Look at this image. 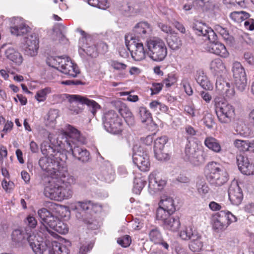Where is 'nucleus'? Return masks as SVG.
Returning <instances> with one entry per match:
<instances>
[{
  "mask_svg": "<svg viewBox=\"0 0 254 254\" xmlns=\"http://www.w3.org/2000/svg\"><path fill=\"white\" fill-rule=\"evenodd\" d=\"M232 71L236 87L240 91H243L246 86L247 80L244 67L239 62L233 63Z\"/></svg>",
  "mask_w": 254,
  "mask_h": 254,
  "instance_id": "13",
  "label": "nucleus"
},
{
  "mask_svg": "<svg viewBox=\"0 0 254 254\" xmlns=\"http://www.w3.org/2000/svg\"><path fill=\"white\" fill-rule=\"evenodd\" d=\"M65 180L64 186H69L71 188V185H74L76 183L77 180V177L68 174L67 172V174L66 175V177L64 179Z\"/></svg>",
  "mask_w": 254,
  "mask_h": 254,
  "instance_id": "53",
  "label": "nucleus"
},
{
  "mask_svg": "<svg viewBox=\"0 0 254 254\" xmlns=\"http://www.w3.org/2000/svg\"><path fill=\"white\" fill-rule=\"evenodd\" d=\"M155 156L159 161H165L168 159V155L163 152V149L154 148Z\"/></svg>",
  "mask_w": 254,
  "mask_h": 254,
  "instance_id": "52",
  "label": "nucleus"
},
{
  "mask_svg": "<svg viewBox=\"0 0 254 254\" xmlns=\"http://www.w3.org/2000/svg\"><path fill=\"white\" fill-rule=\"evenodd\" d=\"M51 92V88L50 87H46L44 89L38 90L35 96V99L39 102H43L46 100L47 95Z\"/></svg>",
  "mask_w": 254,
  "mask_h": 254,
  "instance_id": "41",
  "label": "nucleus"
},
{
  "mask_svg": "<svg viewBox=\"0 0 254 254\" xmlns=\"http://www.w3.org/2000/svg\"><path fill=\"white\" fill-rule=\"evenodd\" d=\"M149 240L154 244L162 246L165 250H168L169 244L163 239L162 235L160 230L158 228H154L151 229L148 233Z\"/></svg>",
  "mask_w": 254,
  "mask_h": 254,
  "instance_id": "22",
  "label": "nucleus"
},
{
  "mask_svg": "<svg viewBox=\"0 0 254 254\" xmlns=\"http://www.w3.org/2000/svg\"><path fill=\"white\" fill-rule=\"evenodd\" d=\"M184 112L191 118L195 117V108L193 105H187L184 106Z\"/></svg>",
  "mask_w": 254,
  "mask_h": 254,
  "instance_id": "58",
  "label": "nucleus"
},
{
  "mask_svg": "<svg viewBox=\"0 0 254 254\" xmlns=\"http://www.w3.org/2000/svg\"><path fill=\"white\" fill-rule=\"evenodd\" d=\"M38 214L41 219V222L43 224L45 231L51 236L56 238L58 235L55 232L50 230L49 228L53 230L60 220L58 217L54 216L45 208L39 209L38 211Z\"/></svg>",
  "mask_w": 254,
  "mask_h": 254,
  "instance_id": "12",
  "label": "nucleus"
},
{
  "mask_svg": "<svg viewBox=\"0 0 254 254\" xmlns=\"http://www.w3.org/2000/svg\"><path fill=\"white\" fill-rule=\"evenodd\" d=\"M162 84L159 83H154L151 88V94H158L162 88Z\"/></svg>",
  "mask_w": 254,
  "mask_h": 254,
  "instance_id": "61",
  "label": "nucleus"
},
{
  "mask_svg": "<svg viewBox=\"0 0 254 254\" xmlns=\"http://www.w3.org/2000/svg\"><path fill=\"white\" fill-rule=\"evenodd\" d=\"M53 230L60 234H65L68 232V227L66 223L60 220Z\"/></svg>",
  "mask_w": 254,
  "mask_h": 254,
  "instance_id": "48",
  "label": "nucleus"
},
{
  "mask_svg": "<svg viewBox=\"0 0 254 254\" xmlns=\"http://www.w3.org/2000/svg\"><path fill=\"white\" fill-rule=\"evenodd\" d=\"M177 81L176 78L174 74H168V77L165 78L163 80V83L166 85L168 87L172 86Z\"/></svg>",
  "mask_w": 254,
  "mask_h": 254,
  "instance_id": "57",
  "label": "nucleus"
},
{
  "mask_svg": "<svg viewBox=\"0 0 254 254\" xmlns=\"http://www.w3.org/2000/svg\"><path fill=\"white\" fill-rule=\"evenodd\" d=\"M13 21L14 24L16 25L10 27V32L12 35L17 36H21L30 31V28L23 23L21 18H14Z\"/></svg>",
  "mask_w": 254,
  "mask_h": 254,
  "instance_id": "23",
  "label": "nucleus"
},
{
  "mask_svg": "<svg viewBox=\"0 0 254 254\" xmlns=\"http://www.w3.org/2000/svg\"><path fill=\"white\" fill-rule=\"evenodd\" d=\"M65 178H50L45 187L44 194L51 199L61 201L68 199L72 196V190L69 186H64Z\"/></svg>",
  "mask_w": 254,
  "mask_h": 254,
  "instance_id": "3",
  "label": "nucleus"
},
{
  "mask_svg": "<svg viewBox=\"0 0 254 254\" xmlns=\"http://www.w3.org/2000/svg\"><path fill=\"white\" fill-rule=\"evenodd\" d=\"M181 85L183 86L187 94L189 96H190L192 94L193 91L190 84V81L189 78L187 77L184 78L182 80Z\"/></svg>",
  "mask_w": 254,
  "mask_h": 254,
  "instance_id": "49",
  "label": "nucleus"
},
{
  "mask_svg": "<svg viewBox=\"0 0 254 254\" xmlns=\"http://www.w3.org/2000/svg\"><path fill=\"white\" fill-rule=\"evenodd\" d=\"M204 145L209 149L215 153H220L222 148L219 141L212 136H207L204 140Z\"/></svg>",
  "mask_w": 254,
  "mask_h": 254,
  "instance_id": "29",
  "label": "nucleus"
},
{
  "mask_svg": "<svg viewBox=\"0 0 254 254\" xmlns=\"http://www.w3.org/2000/svg\"><path fill=\"white\" fill-rule=\"evenodd\" d=\"M219 215H221L225 217L226 218V221L228 223V226L231 223L235 222L237 220V217L230 211H221Z\"/></svg>",
  "mask_w": 254,
  "mask_h": 254,
  "instance_id": "50",
  "label": "nucleus"
},
{
  "mask_svg": "<svg viewBox=\"0 0 254 254\" xmlns=\"http://www.w3.org/2000/svg\"><path fill=\"white\" fill-rule=\"evenodd\" d=\"M138 116L142 123L150 121L151 119V114L149 111L144 107H139L138 109Z\"/></svg>",
  "mask_w": 254,
  "mask_h": 254,
  "instance_id": "42",
  "label": "nucleus"
},
{
  "mask_svg": "<svg viewBox=\"0 0 254 254\" xmlns=\"http://www.w3.org/2000/svg\"><path fill=\"white\" fill-rule=\"evenodd\" d=\"M39 164L41 169L46 171L50 175V178H63L67 174V168L61 165L55 160L54 156H45L41 157L39 161Z\"/></svg>",
  "mask_w": 254,
  "mask_h": 254,
  "instance_id": "6",
  "label": "nucleus"
},
{
  "mask_svg": "<svg viewBox=\"0 0 254 254\" xmlns=\"http://www.w3.org/2000/svg\"><path fill=\"white\" fill-rule=\"evenodd\" d=\"M210 69L212 73L216 74L225 69V65L220 59L217 58L211 61Z\"/></svg>",
  "mask_w": 254,
  "mask_h": 254,
  "instance_id": "35",
  "label": "nucleus"
},
{
  "mask_svg": "<svg viewBox=\"0 0 254 254\" xmlns=\"http://www.w3.org/2000/svg\"><path fill=\"white\" fill-rule=\"evenodd\" d=\"M28 230H26L27 241L35 254H43L45 250V246L36 239V236L33 234L28 232Z\"/></svg>",
  "mask_w": 254,
  "mask_h": 254,
  "instance_id": "24",
  "label": "nucleus"
},
{
  "mask_svg": "<svg viewBox=\"0 0 254 254\" xmlns=\"http://www.w3.org/2000/svg\"><path fill=\"white\" fill-rule=\"evenodd\" d=\"M47 63L69 76L75 77L79 73V70L68 58L51 57L48 58Z\"/></svg>",
  "mask_w": 254,
  "mask_h": 254,
  "instance_id": "5",
  "label": "nucleus"
},
{
  "mask_svg": "<svg viewBox=\"0 0 254 254\" xmlns=\"http://www.w3.org/2000/svg\"><path fill=\"white\" fill-rule=\"evenodd\" d=\"M166 180L160 178L158 172H152L148 176V187L154 192L161 190L166 185Z\"/></svg>",
  "mask_w": 254,
  "mask_h": 254,
  "instance_id": "19",
  "label": "nucleus"
},
{
  "mask_svg": "<svg viewBox=\"0 0 254 254\" xmlns=\"http://www.w3.org/2000/svg\"><path fill=\"white\" fill-rule=\"evenodd\" d=\"M167 41L169 47L173 50H177L182 46V41L180 37L175 33L168 35Z\"/></svg>",
  "mask_w": 254,
  "mask_h": 254,
  "instance_id": "28",
  "label": "nucleus"
},
{
  "mask_svg": "<svg viewBox=\"0 0 254 254\" xmlns=\"http://www.w3.org/2000/svg\"><path fill=\"white\" fill-rule=\"evenodd\" d=\"M120 113L121 116L125 119V120L127 118L130 117V116H132V114L129 109L126 107L121 108L120 110Z\"/></svg>",
  "mask_w": 254,
  "mask_h": 254,
  "instance_id": "62",
  "label": "nucleus"
},
{
  "mask_svg": "<svg viewBox=\"0 0 254 254\" xmlns=\"http://www.w3.org/2000/svg\"><path fill=\"white\" fill-rule=\"evenodd\" d=\"M249 13L244 11H234L230 14L231 18L235 22L240 23L249 18Z\"/></svg>",
  "mask_w": 254,
  "mask_h": 254,
  "instance_id": "36",
  "label": "nucleus"
},
{
  "mask_svg": "<svg viewBox=\"0 0 254 254\" xmlns=\"http://www.w3.org/2000/svg\"><path fill=\"white\" fill-rule=\"evenodd\" d=\"M215 30L222 36L226 42L230 44L233 43V37L229 35L228 31L225 28L219 25H216L215 26Z\"/></svg>",
  "mask_w": 254,
  "mask_h": 254,
  "instance_id": "37",
  "label": "nucleus"
},
{
  "mask_svg": "<svg viewBox=\"0 0 254 254\" xmlns=\"http://www.w3.org/2000/svg\"><path fill=\"white\" fill-rule=\"evenodd\" d=\"M180 225V220L178 217L175 218L170 216L163 223L164 227L172 231H177L179 229Z\"/></svg>",
  "mask_w": 254,
  "mask_h": 254,
  "instance_id": "33",
  "label": "nucleus"
},
{
  "mask_svg": "<svg viewBox=\"0 0 254 254\" xmlns=\"http://www.w3.org/2000/svg\"><path fill=\"white\" fill-rule=\"evenodd\" d=\"M168 138L167 136H163L157 138L154 141V148L164 149L165 144L167 143Z\"/></svg>",
  "mask_w": 254,
  "mask_h": 254,
  "instance_id": "51",
  "label": "nucleus"
},
{
  "mask_svg": "<svg viewBox=\"0 0 254 254\" xmlns=\"http://www.w3.org/2000/svg\"><path fill=\"white\" fill-rule=\"evenodd\" d=\"M235 92L233 87L231 86L230 84L228 85L227 88L224 93V95L228 98H232L235 95Z\"/></svg>",
  "mask_w": 254,
  "mask_h": 254,
  "instance_id": "60",
  "label": "nucleus"
},
{
  "mask_svg": "<svg viewBox=\"0 0 254 254\" xmlns=\"http://www.w3.org/2000/svg\"><path fill=\"white\" fill-rule=\"evenodd\" d=\"M160 207L163 208L169 214H173L176 211V205L172 197L167 195H163L159 202Z\"/></svg>",
  "mask_w": 254,
  "mask_h": 254,
  "instance_id": "25",
  "label": "nucleus"
},
{
  "mask_svg": "<svg viewBox=\"0 0 254 254\" xmlns=\"http://www.w3.org/2000/svg\"><path fill=\"white\" fill-rule=\"evenodd\" d=\"M65 134L67 136L65 143L64 144V149L79 161L83 163L88 162L90 160L89 151L85 148L80 147L77 144V142H84V138L81 135L80 132L68 125Z\"/></svg>",
  "mask_w": 254,
  "mask_h": 254,
  "instance_id": "2",
  "label": "nucleus"
},
{
  "mask_svg": "<svg viewBox=\"0 0 254 254\" xmlns=\"http://www.w3.org/2000/svg\"><path fill=\"white\" fill-rule=\"evenodd\" d=\"M229 199L233 205H240L243 199V193L237 181L232 182L228 189Z\"/></svg>",
  "mask_w": 254,
  "mask_h": 254,
  "instance_id": "17",
  "label": "nucleus"
},
{
  "mask_svg": "<svg viewBox=\"0 0 254 254\" xmlns=\"http://www.w3.org/2000/svg\"><path fill=\"white\" fill-rule=\"evenodd\" d=\"M199 94L203 100L207 103H209L212 100V96L208 92L202 91L199 92Z\"/></svg>",
  "mask_w": 254,
  "mask_h": 254,
  "instance_id": "63",
  "label": "nucleus"
},
{
  "mask_svg": "<svg viewBox=\"0 0 254 254\" xmlns=\"http://www.w3.org/2000/svg\"><path fill=\"white\" fill-rule=\"evenodd\" d=\"M245 27L250 30H254V19L252 18H248L244 22Z\"/></svg>",
  "mask_w": 254,
  "mask_h": 254,
  "instance_id": "64",
  "label": "nucleus"
},
{
  "mask_svg": "<svg viewBox=\"0 0 254 254\" xmlns=\"http://www.w3.org/2000/svg\"><path fill=\"white\" fill-rule=\"evenodd\" d=\"M229 84V83L225 81L221 77H218L216 82V91L219 94L224 95V93Z\"/></svg>",
  "mask_w": 254,
  "mask_h": 254,
  "instance_id": "39",
  "label": "nucleus"
},
{
  "mask_svg": "<svg viewBox=\"0 0 254 254\" xmlns=\"http://www.w3.org/2000/svg\"><path fill=\"white\" fill-rule=\"evenodd\" d=\"M117 243L123 247H127L131 243L130 237L128 235H126L123 237L119 238Z\"/></svg>",
  "mask_w": 254,
  "mask_h": 254,
  "instance_id": "56",
  "label": "nucleus"
},
{
  "mask_svg": "<svg viewBox=\"0 0 254 254\" xmlns=\"http://www.w3.org/2000/svg\"><path fill=\"white\" fill-rule=\"evenodd\" d=\"M25 223L27 226L30 228H34L37 224V220L33 216L29 215L27 217Z\"/></svg>",
  "mask_w": 254,
  "mask_h": 254,
  "instance_id": "59",
  "label": "nucleus"
},
{
  "mask_svg": "<svg viewBox=\"0 0 254 254\" xmlns=\"http://www.w3.org/2000/svg\"><path fill=\"white\" fill-rule=\"evenodd\" d=\"M192 29L196 35L203 36L209 41L210 43L206 48L207 51L222 58L228 57L229 53L225 45L217 41L215 32L205 23L196 21L192 25Z\"/></svg>",
  "mask_w": 254,
  "mask_h": 254,
  "instance_id": "1",
  "label": "nucleus"
},
{
  "mask_svg": "<svg viewBox=\"0 0 254 254\" xmlns=\"http://www.w3.org/2000/svg\"><path fill=\"white\" fill-rule=\"evenodd\" d=\"M49 254H69V250L65 245L56 241L52 243Z\"/></svg>",
  "mask_w": 254,
  "mask_h": 254,
  "instance_id": "30",
  "label": "nucleus"
},
{
  "mask_svg": "<svg viewBox=\"0 0 254 254\" xmlns=\"http://www.w3.org/2000/svg\"><path fill=\"white\" fill-rule=\"evenodd\" d=\"M204 124L209 129L212 128L215 125L214 118L213 115L209 113H206L203 118Z\"/></svg>",
  "mask_w": 254,
  "mask_h": 254,
  "instance_id": "46",
  "label": "nucleus"
},
{
  "mask_svg": "<svg viewBox=\"0 0 254 254\" xmlns=\"http://www.w3.org/2000/svg\"><path fill=\"white\" fill-rule=\"evenodd\" d=\"M197 190L202 197H204L209 192V188L207 184L204 181H200L197 183Z\"/></svg>",
  "mask_w": 254,
  "mask_h": 254,
  "instance_id": "45",
  "label": "nucleus"
},
{
  "mask_svg": "<svg viewBox=\"0 0 254 254\" xmlns=\"http://www.w3.org/2000/svg\"><path fill=\"white\" fill-rule=\"evenodd\" d=\"M219 214L220 212H218L213 216V228L218 232L225 230L228 226L225 217Z\"/></svg>",
  "mask_w": 254,
  "mask_h": 254,
  "instance_id": "27",
  "label": "nucleus"
},
{
  "mask_svg": "<svg viewBox=\"0 0 254 254\" xmlns=\"http://www.w3.org/2000/svg\"><path fill=\"white\" fill-rule=\"evenodd\" d=\"M145 45L147 48L146 55L153 61H163L167 55V49L165 42L158 37L147 39Z\"/></svg>",
  "mask_w": 254,
  "mask_h": 254,
  "instance_id": "4",
  "label": "nucleus"
},
{
  "mask_svg": "<svg viewBox=\"0 0 254 254\" xmlns=\"http://www.w3.org/2000/svg\"><path fill=\"white\" fill-rule=\"evenodd\" d=\"M6 58L13 62L16 65H20L23 62V57L21 54L13 48H8L5 51Z\"/></svg>",
  "mask_w": 254,
  "mask_h": 254,
  "instance_id": "26",
  "label": "nucleus"
},
{
  "mask_svg": "<svg viewBox=\"0 0 254 254\" xmlns=\"http://www.w3.org/2000/svg\"><path fill=\"white\" fill-rule=\"evenodd\" d=\"M11 236L13 241L15 242H20L26 236V237H27L26 234V236H23L22 232L19 229L14 230L12 233Z\"/></svg>",
  "mask_w": 254,
  "mask_h": 254,
  "instance_id": "54",
  "label": "nucleus"
},
{
  "mask_svg": "<svg viewBox=\"0 0 254 254\" xmlns=\"http://www.w3.org/2000/svg\"><path fill=\"white\" fill-rule=\"evenodd\" d=\"M207 168L210 171L208 179L212 185L220 187L228 181V174L221 165L216 162H211L208 164Z\"/></svg>",
  "mask_w": 254,
  "mask_h": 254,
  "instance_id": "8",
  "label": "nucleus"
},
{
  "mask_svg": "<svg viewBox=\"0 0 254 254\" xmlns=\"http://www.w3.org/2000/svg\"><path fill=\"white\" fill-rule=\"evenodd\" d=\"M146 184L145 181L141 178H136L134 180L133 192L139 194Z\"/></svg>",
  "mask_w": 254,
  "mask_h": 254,
  "instance_id": "38",
  "label": "nucleus"
},
{
  "mask_svg": "<svg viewBox=\"0 0 254 254\" xmlns=\"http://www.w3.org/2000/svg\"><path fill=\"white\" fill-rule=\"evenodd\" d=\"M199 233L192 227L190 226L183 229L179 233L180 237L183 240H190Z\"/></svg>",
  "mask_w": 254,
  "mask_h": 254,
  "instance_id": "34",
  "label": "nucleus"
},
{
  "mask_svg": "<svg viewBox=\"0 0 254 254\" xmlns=\"http://www.w3.org/2000/svg\"><path fill=\"white\" fill-rule=\"evenodd\" d=\"M184 159L194 165H198L203 162L204 159L200 152L194 145L187 144L185 149Z\"/></svg>",
  "mask_w": 254,
  "mask_h": 254,
  "instance_id": "16",
  "label": "nucleus"
},
{
  "mask_svg": "<svg viewBox=\"0 0 254 254\" xmlns=\"http://www.w3.org/2000/svg\"><path fill=\"white\" fill-rule=\"evenodd\" d=\"M89 5L99 8L105 9L108 7L107 0H88Z\"/></svg>",
  "mask_w": 254,
  "mask_h": 254,
  "instance_id": "47",
  "label": "nucleus"
},
{
  "mask_svg": "<svg viewBox=\"0 0 254 254\" xmlns=\"http://www.w3.org/2000/svg\"><path fill=\"white\" fill-rule=\"evenodd\" d=\"M197 82L205 90H211L213 86L202 71H198L195 77Z\"/></svg>",
  "mask_w": 254,
  "mask_h": 254,
  "instance_id": "31",
  "label": "nucleus"
},
{
  "mask_svg": "<svg viewBox=\"0 0 254 254\" xmlns=\"http://www.w3.org/2000/svg\"><path fill=\"white\" fill-rule=\"evenodd\" d=\"M125 44L135 61H140L145 58L146 51L144 50L142 43L139 42L132 35L125 36Z\"/></svg>",
  "mask_w": 254,
  "mask_h": 254,
  "instance_id": "10",
  "label": "nucleus"
},
{
  "mask_svg": "<svg viewBox=\"0 0 254 254\" xmlns=\"http://www.w3.org/2000/svg\"><path fill=\"white\" fill-rule=\"evenodd\" d=\"M92 206V201L90 200L77 201L71 205L73 210H76L75 216L77 219L85 224L91 223L92 216L90 212Z\"/></svg>",
  "mask_w": 254,
  "mask_h": 254,
  "instance_id": "11",
  "label": "nucleus"
},
{
  "mask_svg": "<svg viewBox=\"0 0 254 254\" xmlns=\"http://www.w3.org/2000/svg\"><path fill=\"white\" fill-rule=\"evenodd\" d=\"M150 25L146 22H140L134 26L133 31L134 36L137 38L145 39L150 36L151 33Z\"/></svg>",
  "mask_w": 254,
  "mask_h": 254,
  "instance_id": "21",
  "label": "nucleus"
},
{
  "mask_svg": "<svg viewBox=\"0 0 254 254\" xmlns=\"http://www.w3.org/2000/svg\"><path fill=\"white\" fill-rule=\"evenodd\" d=\"M203 246L202 237L199 233L191 238L189 244L190 249L192 252H199Z\"/></svg>",
  "mask_w": 254,
  "mask_h": 254,
  "instance_id": "32",
  "label": "nucleus"
},
{
  "mask_svg": "<svg viewBox=\"0 0 254 254\" xmlns=\"http://www.w3.org/2000/svg\"><path fill=\"white\" fill-rule=\"evenodd\" d=\"M213 102L219 121L222 124L231 123L235 115L234 107L219 97H215Z\"/></svg>",
  "mask_w": 254,
  "mask_h": 254,
  "instance_id": "7",
  "label": "nucleus"
},
{
  "mask_svg": "<svg viewBox=\"0 0 254 254\" xmlns=\"http://www.w3.org/2000/svg\"><path fill=\"white\" fill-rule=\"evenodd\" d=\"M58 117V111L56 109H51L48 113L46 125L53 127L56 123V119Z\"/></svg>",
  "mask_w": 254,
  "mask_h": 254,
  "instance_id": "40",
  "label": "nucleus"
},
{
  "mask_svg": "<svg viewBox=\"0 0 254 254\" xmlns=\"http://www.w3.org/2000/svg\"><path fill=\"white\" fill-rule=\"evenodd\" d=\"M235 147L241 151H246L251 147L250 143L248 141L236 139L234 142Z\"/></svg>",
  "mask_w": 254,
  "mask_h": 254,
  "instance_id": "44",
  "label": "nucleus"
},
{
  "mask_svg": "<svg viewBox=\"0 0 254 254\" xmlns=\"http://www.w3.org/2000/svg\"><path fill=\"white\" fill-rule=\"evenodd\" d=\"M134 164L141 171H147L150 168L148 154L143 147L140 146L132 156Z\"/></svg>",
  "mask_w": 254,
  "mask_h": 254,
  "instance_id": "15",
  "label": "nucleus"
},
{
  "mask_svg": "<svg viewBox=\"0 0 254 254\" xmlns=\"http://www.w3.org/2000/svg\"><path fill=\"white\" fill-rule=\"evenodd\" d=\"M237 163L240 171L244 174H254V164L250 163L249 159L244 155L240 154L236 157Z\"/></svg>",
  "mask_w": 254,
  "mask_h": 254,
  "instance_id": "20",
  "label": "nucleus"
},
{
  "mask_svg": "<svg viewBox=\"0 0 254 254\" xmlns=\"http://www.w3.org/2000/svg\"><path fill=\"white\" fill-rule=\"evenodd\" d=\"M111 65L115 70L120 71L125 70L127 67L126 64L115 60L111 61Z\"/></svg>",
  "mask_w": 254,
  "mask_h": 254,
  "instance_id": "55",
  "label": "nucleus"
},
{
  "mask_svg": "<svg viewBox=\"0 0 254 254\" xmlns=\"http://www.w3.org/2000/svg\"><path fill=\"white\" fill-rule=\"evenodd\" d=\"M102 120L104 127L108 132L116 134L122 131L123 120L116 111L110 110L105 112Z\"/></svg>",
  "mask_w": 254,
  "mask_h": 254,
  "instance_id": "9",
  "label": "nucleus"
},
{
  "mask_svg": "<svg viewBox=\"0 0 254 254\" xmlns=\"http://www.w3.org/2000/svg\"><path fill=\"white\" fill-rule=\"evenodd\" d=\"M172 214H169L168 212L159 205L156 210V216L157 220L161 221L163 223Z\"/></svg>",
  "mask_w": 254,
  "mask_h": 254,
  "instance_id": "43",
  "label": "nucleus"
},
{
  "mask_svg": "<svg viewBox=\"0 0 254 254\" xmlns=\"http://www.w3.org/2000/svg\"><path fill=\"white\" fill-rule=\"evenodd\" d=\"M25 54L30 57H34L38 53L39 41L35 34H31L24 38Z\"/></svg>",
  "mask_w": 254,
  "mask_h": 254,
  "instance_id": "18",
  "label": "nucleus"
},
{
  "mask_svg": "<svg viewBox=\"0 0 254 254\" xmlns=\"http://www.w3.org/2000/svg\"><path fill=\"white\" fill-rule=\"evenodd\" d=\"M64 96L70 103H75L82 105H86L93 116H95L96 112L101 108L100 106L95 101L90 100L85 97L79 95L65 94Z\"/></svg>",
  "mask_w": 254,
  "mask_h": 254,
  "instance_id": "14",
  "label": "nucleus"
}]
</instances>
